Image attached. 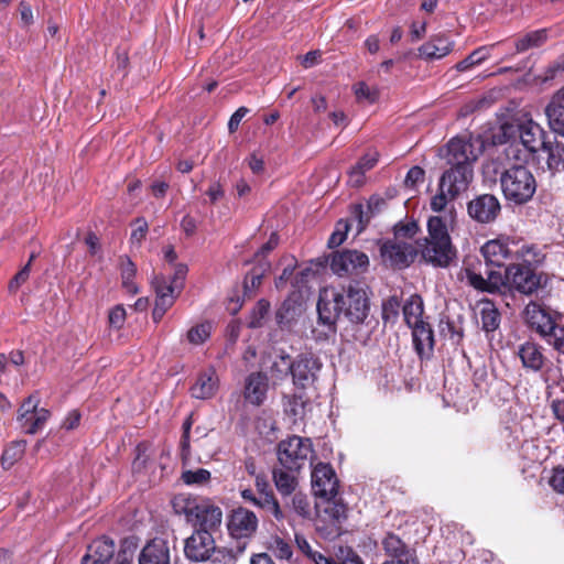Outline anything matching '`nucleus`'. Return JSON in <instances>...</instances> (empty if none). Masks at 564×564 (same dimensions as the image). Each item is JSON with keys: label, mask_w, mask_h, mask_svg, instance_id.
Instances as JSON below:
<instances>
[{"label": "nucleus", "mask_w": 564, "mask_h": 564, "mask_svg": "<svg viewBox=\"0 0 564 564\" xmlns=\"http://www.w3.org/2000/svg\"><path fill=\"white\" fill-rule=\"evenodd\" d=\"M512 241L509 238H497L487 241L481 247V253L486 260L487 265H503L505 261L513 256Z\"/></svg>", "instance_id": "nucleus-21"}, {"label": "nucleus", "mask_w": 564, "mask_h": 564, "mask_svg": "<svg viewBox=\"0 0 564 564\" xmlns=\"http://www.w3.org/2000/svg\"><path fill=\"white\" fill-rule=\"evenodd\" d=\"M293 360H290L288 354L281 352L275 357L271 367L270 375L273 380H283L289 373L292 375Z\"/></svg>", "instance_id": "nucleus-39"}, {"label": "nucleus", "mask_w": 564, "mask_h": 564, "mask_svg": "<svg viewBox=\"0 0 564 564\" xmlns=\"http://www.w3.org/2000/svg\"><path fill=\"white\" fill-rule=\"evenodd\" d=\"M370 305L366 290L358 283L336 290L325 288L319 292L317 302L318 323L325 329L316 339H328L336 333V321L343 314L352 324H362L369 314Z\"/></svg>", "instance_id": "nucleus-1"}, {"label": "nucleus", "mask_w": 564, "mask_h": 564, "mask_svg": "<svg viewBox=\"0 0 564 564\" xmlns=\"http://www.w3.org/2000/svg\"><path fill=\"white\" fill-rule=\"evenodd\" d=\"M258 524V517L253 511L239 507L228 516L227 529L235 539H248L256 533Z\"/></svg>", "instance_id": "nucleus-11"}, {"label": "nucleus", "mask_w": 564, "mask_h": 564, "mask_svg": "<svg viewBox=\"0 0 564 564\" xmlns=\"http://www.w3.org/2000/svg\"><path fill=\"white\" fill-rule=\"evenodd\" d=\"M295 542L299 550L308 558L314 561L315 564H365L362 558L351 547H341L339 550L340 555L338 560H335L314 551L308 541L302 534L295 533Z\"/></svg>", "instance_id": "nucleus-10"}, {"label": "nucleus", "mask_w": 564, "mask_h": 564, "mask_svg": "<svg viewBox=\"0 0 564 564\" xmlns=\"http://www.w3.org/2000/svg\"><path fill=\"white\" fill-rule=\"evenodd\" d=\"M269 550L280 560L289 561L293 555L291 544L278 535L271 539Z\"/></svg>", "instance_id": "nucleus-46"}, {"label": "nucleus", "mask_w": 564, "mask_h": 564, "mask_svg": "<svg viewBox=\"0 0 564 564\" xmlns=\"http://www.w3.org/2000/svg\"><path fill=\"white\" fill-rule=\"evenodd\" d=\"M269 269V263H263L259 268H253L250 273L246 275L245 279V292H252L260 284L264 272Z\"/></svg>", "instance_id": "nucleus-50"}, {"label": "nucleus", "mask_w": 564, "mask_h": 564, "mask_svg": "<svg viewBox=\"0 0 564 564\" xmlns=\"http://www.w3.org/2000/svg\"><path fill=\"white\" fill-rule=\"evenodd\" d=\"M380 251L384 263L399 269L409 267L416 256V249L412 243L398 238L386 241Z\"/></svg>", "instance_id": "nucleus-8"}, {"label": "nucleus", "mask_w": 564, "mask_h": 564, "mask_svg": "<svg viewBox=\"0 0 564 564\" xmlns=\"http://www.w3.org/2000/svg\"><path fill=\"white\" fill-rule=\"evenodd\" d=\"M200 503L197 517H194L191 523L198 527L196 530H206L207 532L214 533L221 525L223 511L208 499L204 498Z\"/></svg>", "instance_id": "nucleus-19"}, {"label": "nucleus", "mask_w": 564, "mask_h": 564, "mask_svg": "<svg viewBox=\"0 0 564 564\" xmlns=\"http://www.w3.org/2000/svg\"><path fill=\"white\" fill-rule=\"evenodd\" d=\"M40 401L39 393H33L22 402L18 410V421L21 423V426L28 425L29 417L39 409Z\"/></svg>", "instance_id": "nucleus-41"}, {"label": "nucleus", "mask_w": 564, "mask_h": 564, "mask_svg": "<svg viewBox=\"0 0 564 564\" xmlns=\"http://www.w3.org/2000/svg\"><path fill=\"white\" fill-rule=\"evenodd\" d=\"M254 506L261 508L267 513H270L278 521H282L284 519L283 511L281 510L279 501L274 497L273 492L259 495Z\"/></svg>", "instance_id": "nucleus-38"}, {"label": "nucleus", "mask_w": 564, "mask_h": 564, "mask_svg": "<svg viewBox=\"0 0 564 564\" xmlns=\"http://www.w3.org/2000/svg\"><path fill=\"white\" fill-rule=\"evenodd\" d=\"M285 412L295 419L302 417L305 412V401L302 395H292L285 403Z\"/></svg>", "instance_id": "nucleus-55"}, {"label": "nucleus", "mask_w": 564, "mask_h": 564, "mask_svg": "<svg viewBox=\"0 0 564 564\" xmlns=\"http://www.w3.org/2000/svg\"><path fill=\"white\" fill-rule=\"evenodd\" d=\"M519 138L523 147L532 153L542 150L547 142L543 129L532 121L520 126Z\"/></svg>", "instance_id": "nucleus-26"}, {"label": "nucleus", "mask_w": 564, "mask_h": 564, "mask_svg": "<svg viewBox=\"0 0 564 564\" xmlns=\"http://www.w3.org/2000/svg\"><path fill=\"white\" fill-rule=\"evenodd\" d=\"M454 219L452 213L431 216L427 219V237L420 243L421 254L426 262L445 268L456 258V249L449 236Z\"/></svg>", "instance_id": "nucleus-2"}, {"label": "nucleus", "mask_w": 564, "mask_h": 564, "mask_svg": "<svg viewBox=\"0 0 564 564\" xmlns=\"http://www.w3.org/2000/svg\"><path fill=\"white\" fill-rule=\"evenodd\" d=\"M506 280L512 288L523 294H532L541 283L540 275L532 268L523 264H510L507 267Z\"/></svg>", "instance_id": "nucleus-13"}, {"label": "nucleus", "mask_w": 564, "mask_h": 564, "mask_svg": "<svg viewBox=\"0 0 564 564\" xmlns=\"http://www.w3.org/2000/svg\"><path fill=\"white\" fill-rule=\"evenodd\" d=\"M563 99L564 87L552 97L551 101L545 107V116L547 118L550 129L562 137H564V105L562 104Z\"/></svg>", "instance_id": "nucleus-24"}, {"label": "nucleus", "mask_w": 564, "mask_h": 564, "mask_svg": "<svg viewBox=\"0 0 564 564\" xmlns=\"http://www.w3.org/2000/svg\"><path fill=\"white\" fill-rule=\"evenodd\" d=\"M516 354L521 360L522 367L528 371L539 372L547 362L543 347L531 340L520 344Z\"/></svg>", "instance_id": "nucleus-18"}, {"label": "nucleus", "mask_w": 564, "mask_h": 564, "mask_svg": "<svg viewBox=\"0 0 564 564\" xmlns=\"http://www.w3.org/2000/svg\"><path fill=\"white\" fill-rule=\"evenodd\" d=\"M350 226H351V224H349L348 221L339 220L336 225V229L334 230V232L330 235V237L328 239V242H327L328 247L336 248V247L340 246L345 241L347 231Z\"/></svg>", "instance_id": "nucleus-54"}, {"label": "nucleus", "mask_w": 564, "mask_h": 564, "mask_svg": "<svg viewBox=\"0 0 564 564\" xmlns=\"http://www.w3.org/2000/svg\"><path fill=\"white\" fill-rule=\"evenodd\" d=\"M378 162V153H366L348 173V183L351 186L359 187L364 184V175L367 171L375 167Z\"/></svg>", "instance_id": "nucleus-29"}, {"label": "nucleus", "mask_w": 564, "mask_h": 564, "mask_svg": "<svg viewBox=\"0 0 564 564\" xmlns=\"http://www.w3.org/2000/svg\"><path fill=\"white\" fill-rule=\"evenodd\" d=\"M30 275V263H26L10 281L9 291L14 293L18 289L26 282Z\"/></svg>", "instance_id": "nucleus-60"}, {"label": "nucleus", "mask_w": 564, "mask_h": 564, "mask_svg": "<svg viewBox=\"0 0 564 564\" xmlns=\"http://www.w3.org/2000/svg\"><path fill=\"white\" fill-rule=\"evenodd\" d=\"M322 367L323 364L319 357L312 351L299 354L293 360V383L303 389L312 386L316 381Z\"/></svg>", "instance_id": "nucleus-5"}, {"label": "nucleus", "mask_w": 564, "mask_h": 564, "mask_svg": "<svg viewBox=\"0 0 564 564\" xmlns=\"http://www.w3.org/2000/svg\"><path fill=\"white\" fill-rule=\"evenodd\" d=\"M486 281L488 284L487 292L494 293L500 289V285L503 284L502 276L499 272L492 270H486Z\"/></svg>", "instance_id": "nucleus-64"}, {"label": "nucleus", "mask_w": 564, "mask_h": 564, "mask_svg": "<svg viewBox=\"0 0 564 564\" xmlns=\"http://www.w3.org/2000/svg\"><path fill=\"white\" fill-rule=\"evenodd\" d=\"M455 43L445 34H435L419 48V57L424 61L441 59L454 50Z\"/></svg>", "instance_id": "nucleus-20"}, {"label": "nucleus", "mask_w": 564, "mask_h": 564, "mask_svg": "<svg viewBox=\"0 0 564 564\" xmlns=\"http://www.w3.org/2000/svg\"><path fill=\"white\" fill-rule=\"evenodd\" d=\"M270 304L265 300H259L254 307L252 308L249 319L248 327L250 328H259L263 325V321L269 313Z\"/></svg>", "instance_id": "nucleus-43"}, {"label": "nucleus", "mask_w": 564, "mask_h": 564, "mask_svg": "<svg viewBox=\"0 0 564 564\" xmlns=\"http://www.w3.org/2000/svg\"><path fill=\"white\" fill-rule=\"evenodd\" d=\"M152 285L156 294L155 300H161V296L170 297L172 304H174L176 296L182 290L181 284H173L164 275L155 276L152 281Z\"/></svg>", "instance_id": "nucleus-37"}, {"label": "nucleus", "mask_w": 564, "mask_h": 564, "mask_svg": "<svg viewBox=\"0 0 564 564\" xmlns=\"http://www.w3.org/2000/svg\"><path fill=\"white\" fill-rule=\"evenodd\" d=\"M51 416V412L45 408H40L29 417L30 421L25 427V433L36 434L44 427Z\"/></svg>", "instance_id": "nucleus-42"}, {"label": "nucleus", "mask_w": 564, "mask_h": 564, "mask_svg": "<svg viewBox=\"0 0 564 564\" xmlns=\"http://www.w3.org/2000/svg\"><path fill=\"white\" fill-rule=\"evenodd\" d=\"M403 317L409 327L424 323V303L419 294H412L403 304Z\"/></svg>", "instance_id": "nucleus-31"}, {"label": "nucleus", "mask_w": 564, "mask_h": 564, "mask_svg": "<svg viewBox=\"0 0 564 564\" xmlns=\"http://www.w3.org/2000/svg\"><path fill=\"white\" fill-rule=\"evenodd\" d=\"M456 197H451L447 191H444L442 187L438 186V193L434 195L431 199V209L435 213H442L444 214L452 213V210L446 212V206L449 202L454 200Z\"/></svg>", "instance_id": "nucleus-52"}, {"label": "nucleus", "mask_w": 564, "mask_h": 564, "mask_svg": "<svg viewBox=\"0 0 564 564\" xmlns=\"http://www.w3.org/2000/svg\"><path fill=\"white\" fill-rule=\"evenodd\" d=\"M488 50L486 47H479L473 51L466 58L456 64L458 72H465L475 65H479L481 62L488 58Z\"/></svg>", "instance_id": "nucleus-45"}, {"label": "nucleus", "mask_w": 564, "mask_h": 564, "mask_svg": "<svg viewBox=\"0 0 564 564\" xmlns=\"http://www.w3.org/2000/svg\"><path fill=\"white\" fill-rule=\"evenodd\" d=\"M549 337L552 339H547V343L551 344L555 350L564 354V325H555Z\"/></svg>", "instance_id": "nucleus-57"}, {"label": "nucleus", "mask_w": 564, "mask_h": 564, "mask_svg": "<svg viewBox=\"0 0 564 564\" xmlns=\"http://www.w3.org/2000/svg\"><path fill=\"white\" fill-rule=\"evenodd\" d=\"M268 392V377L263 372H252L246 378L245 399L253 404L260 405L264 402Z\"/></svg>", "instance_id": "nucleus-22"}, {"label": "nucleus", "mask_w": 564, "mask_h": 564, "mask_svg": "<svg viewBox=\"0 0 564 564\" xmlns=\"http://www.w3.org/2000/svg\"><path fill=\"white\" fill-rule=\"evenodd\" d=\"M137 273V268L134 263L130 259H124L121 261V280L123 289L130 294H137L139 289L134 283V276Z\"/></svg>", "instance_id": "nucleus-40"}, {"label": "nucleus", "mask_w": 564, "mask_h": 564, "mask_svg": "<svg viewBox=\"0 0 564 564\" xmlns=\"http://www.w3.org/2000/svg\"><path fill=\"white\" fill-rule=\"evenodd\" d=\"M210 323L198 324L187 332V339L193 345H200L210 336Z\"/></svg>", "instance_id": "nucleus-48"}, {"label": "nucleus", "mask_w": 564, "mask_h": 564, "mask_svg": "<svg viewBox=\"0 0 564 564\" xmlns=\"http://www.w3.org/2000/svg\"><path fill=\"white\" fill-rule=\"evenodd\" d=\"M292 508L302 518H307L311 514L308 498L301 492L292 497Z\"/></svg>", "instance_id": "nucleus-56"}, {"label": "nucleus", "mask_w": 564, "mask_h": 564, "mask_svg": "<svg viewBox=\"0 0 564 564\" xmlns=\"http://www.w3.org/2000/svg\"><path fill=\"white\" fill-rule=\"evenodd\" d=\"M479 314L482 329L487 333L496 330L500 325V314L492 302L482 301L479 303Z\"/></svg>", "instance_id": "nucleus-33"}, {"label": "nucleus", "mask_w": 564, "mask_h": 564, "mask_svg": "<svg viewBox=\"0 0 564 564\" xmlns=\"http://www.w3.org/2000/svg\"><path fill=\"white\" fill-rule=\"evenodd\" d=\"M547 41V30L541 29L531 31L523 36L519 37L514 45L517 53H523L530 48L540 47Z\"/></svg>", "instance_id": "nucleus-34"}, {"label": "nucleus", "mask_w": 564, "mask_h": 564, "mask_svg": "<svg viewBox=\"0 0 564 564\" xmlns=\"http://www.w3.org/2000/svg\"><path fill=\"white\" fill-rule=\"evenodd\" d=\"M546 153V164L551 172L564 170V144L557 141H547L542 149Z\"/></svg>", "instance_id": "nucleus-32"}, {"label": "nucleus", "mask_w": 564, "mask_h": 564, "mask_svg": "<svg viewBox=\"0 0 564 564\" xmlns=\"http://www.w3.org/2000/svg\"><path fill=\"white\" fill-rule=\"evenodd\" d=\"M216 551L213 533L206 530H194L185 540L184 554L192 562H206Z\"/></svg>", "instance_id": "nucleus-7"}, {"label": "nucleus", "mask_w": 564, "mask_h": 564, "mask_svg": "<svg viewBox=\"0 0 564 564\" xmlns=\"http://www.w3.org/2000/svg\"><path fill=\"white\" fill-rule=\"evenodd\" d=\"M126 321V310L121 305H117L109 313V323L116 328H121Z\"/></svg>", "instance_id": "nucleus-63"}, {"label": "nucleus", "mask_w": 564, "mask_h": 564, "mask_svg": "<svg viewBox=\"0 0 564 564\" xmlns=\"http://www.w3.org/2000/svg\"><path fill=\"white\" fill-rule=\"evenodd\" d=\"M354 91L358 100H366L370 104L376 102L379 93L376 88L369 87L365 82H359L354 86Z\"/></svg>", "instance_id": "nucleus-53"}, {"label": "nucleus", "mask_w": 564, "mask_h": 564, "mask_svg": "<svg viewBox=\"0 0 564 564\" xmlns=\"http://www.w3.org/2000/svg\"><path fill=\"white\" fill-rule=\"evenodd\" d=\"M338 479L329 464L319 463L312 471V490L316 497L332 500L338 492Z\"/></svg>", "instance_id": "nucleus-9"}, {"label": "nucleus", "mask_w": 564, "mask_h": 564, "mask_svg": "<svg viewBox=\"0 0 564 564\" xmlns=\"http://www.w3.org/2000/svg\"><path fill=\"white\" fill-rule=\"evenodd\" d=\"M505 198L521 205L529 202L536 191V182L531 171L523 165H512L500 176Z\"/></svg>", "instance_id": "nucleus-3"}, {"label": "nucleus", "mask_w": 564, "mask_h": 564, "mask_svg": "<svg viewBox=\"0 0 564 564\" xmlns=\"http://www.w3.org/2000/svg\"><path fill=\"white\" fill-rule=\"evenodd\" d=\"M524 317L527 324L543 338H547L556 325L549 311L535 302H530L525 306Z\"/></svg>", "instance_id": "nucleus-17"}, {"label": "nucleus", "mask_w": 564, "mask_h": 564, "mask_svg": "<svg viewBox=\"0 0 564 564\" xmlns=\"http://www.w3.org/2000/svg\"><path fill=\"white\" fill-rule=\"evenodd\" d=\"M369 267V258L365 252L345 249L332 256L330 269L339 275L359 274Z\"/></svg>", "instance_id": "nucleus-6"}, {"label": "nucleus", "mask_w": 564, "mask_h": 564, "mask_svg": "<svg viewBox=\"0 0 564 564\" xmlns=\"http://www.w3.org/2000/svg\"><path fill=\"white\" fill-rule=\"evenodd\" d=\"M471 180V165H451V167L443 173L440 180V187L447 191L451 197H457L468 188Z\"/></svg>", "instance_id": "nucleus-14"}, {"label": "nucleus", "mask_w": 564, "mask_h": 564, "mask_svg": "<svg viewBox=\"0 0 564 564\" xmlns=\"http://www.w3.org/2000/svg\"><path fill=\"white\" fill-rule=\"evenodd\" d=\"M469 216L480 224L492 223L500 214L501 206L498 198L491 194L479 195L468 203Z\"/></svg>", "instance_id": "nucleus-16"}, {"label": "nucleus", "mask_w": 564, "mask_h": 564, "mask_svg": "<svg viewBox=\"0 0 564 564\" xmlns=\"http://www.w3.org/2000/svg\"><path fill=\"white\" fill-rule=\"evenodd\" d=\"M218 376L214 369H208L199 375L194 386L191 388L193 398L206 400L214 397L218 389Z\"/></svg>", "instance_id": "nucleus-27"}, {"label": "nucleus", "mask_w": 564, "mask_h": 564, "mask_svg": "<svg viewBox=\"0 0 564 564\" xmlns=\"http://www.w3.org/2000/svg\"><path fill=\"white\" fill-rule=\"evenodd\" d=\"M170 297L161 296V300H155V305L152 312V317L155 323H159L166 311L172 306Z\"/></svg>", "instance_id": "nucleus-61"}, {"label": "nucleus", "mask_w": 564, "mask_h": 564, "mask_svg": "<svg viewBox=\"0 0 564 564\" xmlns=\"http://www.w3.org/2000/svg\"><path fill=\"white\" fill-rule=\"evenodd\" d=\"M272 476L275 488L282 496H290L294 492L297 481L290 470H285L283 467L274 468Z\"/></svg>", "instance_id": "nucleus-35"}, {"label": "nucleus", "mask_w": 564, "mask_h": 564, "mask_svg": "<svg viewBox=\"0 0 564 564\" xmlns=\"http://www.w3.org/2000/svg\"><path fill=\"white\" fill-rule=\"evenodd\" d=\"M148 223L143 218L135 220V228L132 230L130 241L132 245L140 246L148 232Z\"/></svg>", "instance_id": "nucleus-58"}, {"label": "nucleus", "mask_w": 564, "mask_h": 564, "mask_svg": "<svg viewBox=\"0 0 564 564\" xmlns=\"http://www.w3.org/2000/svg\"><path fill=\"white\" fill-rule=\"evenodd\" d=\"M481 153V147L471 140L453 138L447 144V162L449 165H471Z\"/></svg>", "instance_id": "nucleus-15"}, {"label": "nucleus", "mask_w": 564, "mask_h": 564, "mask_svg": "<svg viewBox=\"0 0 564 564\" xmlns=\"http://www.w3.org/2000/svg\"><path fill=\"white\" fill-rule=\"evenodd\" d=\"M511 245L516 259L522 260L525 267L539 265L545 259L543 250L535 245L523 243L518 246L514 241Z\"/></svg>", "instance_id": "nucleus-30"}, {"label": "nucleus", "mask_w": 564, "mask_h": 564, "mask_svg": "<svg viewBox=\"0 0 564 564\" xmlns=\"http://www.w3.org/2000/svg\"><path fill=\"white\" fill-rule=\"evenodd\" d=\"M401 303L397 296H390L382 304V318L384 323H394L399 316Z\"/></svg>", "instance_id": "nucleus-49"}, {"label": "nucleus", "mask_w": 564, "mask_h": 564, "mask_svg": "<svg viewBox=\"0 0 564 564\" xmlns=\"http://www.w3.org/2000/svg\"><path fill=\"white\" fill-rule=\"evenodd\" d=\"M87 552L100 564H106L115 554V543L107 538H101L95 540Z\"/></svg>", "instance_id": "nucleus-36"}, {"label": "nucleus", "mask_w": 564, "mask_h": 564, "mask_svg": "<svg viewBox=\"0 0 564 564\" xmlns=\"http://www.w3.org/2000/svg\"><path fill=\"white\" fill-rule=\"evenodd\" d=\"M381 545L389 557L382 564H420L415 550L394 533H388L382 539Z\"/></svg>", "instance_id": "nucleus-12"}, {"label": "nucleus", "mask_w": 564, "mask_h": 564, "mask_svg": "<svg viewBox=\"0 0 564 564\" xmlns=\"http://www.w3.org/2000/svg\"><path fill=\"white\" fill-rule=\"evenodd\" d=\"M312 456L313 445L310 438L294 435L279 443V463L290 471H297L303 468Z\"/></svg>", "instance_id": "nucleus-4"}, {"label": "nucleus", "mask_w": 564, "mask_h": 564, "mask_svg": "<svg viewBox=\"0 0 564 564\" xmlns=\"http://www.w3.org/2000/svg\"><path fill=\"white\" fill-rule=\"evenodd\" d=\"M413 345L420 358H429L433 352L434 335L429 323L411 326Z\"/></svg>", "instance_id": "nucleus-25"}, {"label": "nucleus", "mask_w": 564, "mask_h": 564, "mask_svg": "<svg viewBox=\"0 0 564 564\" xmlns=\"http://www.w3.org/2000/svg\"><path fill=\"white\" fill-rule=\"evenodd\" d=\"M460 279L466 280L467 283L474 289L487 292L488 284L486 279L482 276L480 272H476L474 268L469 265L466 267L462 272Z\"/></svg>", "instance_id": "nucleus-47"}, {"label": "nucleus", "mask_w": 564, "mask_h": 564, "mask_svg": "<svg viewBox=\"0 0 564 564\" xmlns=\"http://www.w3.org/2000/svg\"><path fill=\"white\" fill-rule=\"evenodd\" d=\"M204 498L194 497L188 494H178L173 497L171 503L174 512L178 516H184L188 523L193 522L194 517H197L200 502Z\"/></svg>", "instance_id": "nucleus-28"}, {"label": "nucleus", "mask_w": 564, "mask_h": 564, "mask_svg": "<svg viewBox=\"0 0 564 564\" xmlns=\"http://www.w3.org/2000/svg\"><path fill=\"white\" fill-rule=\"evenodd\" d=\"M181 479L188 486H203L210 480V471L204 468L184 470L181 475Z\"/></svg>", "instance_id": "nucleus-44"}, {"label": "nucleus", "mask_w": 564, "mask_h": 564, "mask_svg": "<svg viewBox=\"0 0 564 564\" xmlns=\"http://www.w3.org/2000/svg\"><path fill=\"white\" fill-rule=\"evenodd\" d=\"M549 484L554 491L564 494V467H556L553 469Z\"/></svg>", "instance_id": "nucleus-62"}, {"label": "nucleus", "mask_w": 564, "mask_h": 564, "mask_svg": "<svg viewBox=\"0 0 564 564\" xmlns=\"http://www.w3.org/2000/svg\"><path fill=\"white\" fill-rule=\"evenodd\" d=\"M23 446L19 443L10 445L6 448L1 456V465L4 469L11 468L14 463L22 456Z\"/></svg>", "instance_id": "nucleus-51"}, {"label": "nucleus", "mask_w": 564, "mask_h": 564, "mask_svg": "<svg viewBox=\"0 0 564 564\" xmlns=\"http://www.w3.org/2000/svg\"><path fill=\"white\" fill-rule=\"evenodd\" d=\"M139 564H170V547L162 539L150 541L139 555Z\"/></svg>", "instance_id": "nucleus-23"}, {"label": "nucleus", "mask_w": 564, "mask_h": 564, "mask_svg": "<svg viewBox=\"0 0 564 564\" xmlns=\"http://www.w3.org/2000/svg\"><path fill=\"white\" fill-rule=\"evenodd\" d=\"M425 172L420 166L411 167L405 176L404 185L409 188H414L419 183L424 181Z\"/></svg>", "instance_id": "nucleus-59"}]
</instances>
